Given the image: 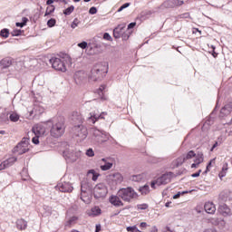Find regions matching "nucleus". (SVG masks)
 Listing matches in <instances>:
<instances>
[{
	"label": "nucleus",
	"mask_w": 232,
	"mask_h": 232,
	"mask_svg": "<svg viewBox=\"0 0 232 232\" xmlns=\"http://www.w3.org/2000/svg\"><path fill=\"white\" fill-rule=\"evenodd\" d=\"M102 162H104V165L100 166L102 171H108V169L113 168V162L108 161L106 158L102 159Z\"/></svg>",
	"instance_id": "15"
},
{
	"label": "nucleus",
	"mask_w": 232,
	"mask_h": 232,
	"mask_svg": "<svg viewBox=\"0 0 232 232\" xmlns=\"http://www.w3.org/2000/svg\"><path fill=\"white\" fill-rule=\"evenodd\" d=\"M137 228V226H132V227H127V231L128 232H133Z\"/></svg>",
	"instance_id": "45"
},
{
	"label": "nucleus",
	"mask_w": 232,
	"mask_h": 232,
	"mask_svg": "<svg viewBox=\"0 0 232 232\" xmlns=\"http://www.w3.org/2000/svg\"><path fill=\"white\" fill-rule=\"evenodd\" d=\"M212 56L214 59H217V57H218V53H217V52H215V48L213 49Z\"/></svg>",
	"instance_id": "55"
},
{
	"label": "nucleus",
	"mask_w": 232,
	"mask_h": 232,
	"mask_svg": "<svg viewBox=\"0 0 232 232\" xmlns=\"http://www.w3.org/2000/svg\"><path fill=\"white\" fill-rule=\"evenodd\" d=\"M50 63L56 72H66V64L61 58H51Z\"/></svg>",
	"instance_id": "7"
},
{
	"label": "nucleus",
	"mask_w": 232,
	"mask_h": 232,
	"mask_svg": "<svg viewBox=\"0 0 232 232\" xmlns=\"http://www.w3.org/2000/svg\"><path fill=\"white\" fill-rule=\"evenodd\" d=\"M52 10L51 11H48V9L46 10V12H45V15H50V14H52Z\"/></svg>",
	"instance_id": "63"
},
{
	"label": "nucleus",
	"mask_w": 232,
	"mask_h": 232,
	"mask_svg": "<svg viewBox=\"0 0 232 232\" xmlns=\"http://www.w3.org/2000/svg\"><path fill=\"white\" fill-rule=\"evenodd\" d=\"M231 111H232V103L231 102L226 104L221 109V113H223L224 115H229V113H231Z\"/></svg>",
	"instance_id": "22"
},
{
	"label": "nucleus",
	"mask_w": 232,
	"mask_h": 232,
	"mask_svg": "<svg viewBox=\"0 0 232 232\" xmlns=\"http://www.w3.org/2000/svg\"><path fill=\"white\" fill-rule=\"evenodd\" d=\"M104 112L99 114L97 112H91L89 117V122H92V124H95L97 121H100V119H104Z\"/></svg>",
	"instance_id": "14"
},
{
	"label": "nucleus",
	"mask_w": 232,
	"mask_h": 232,
	"mask_svg": "<svg viewBox=\"0 0 232 232\" xmlns=\"http://www.w3.org/2000/svg\"><path fill=\"white\" fill-rule=\"evenodd\" d=\"M89 14L92 15H94V14H97V7H91L89 10Z\"/></svg>",
	"instance_id": "43"
},
{
	"label": "nucleus",
	"mask_w": 232,
	"mask_h": 232,
	"mask_svg": "<svg viewBox=\"0 0 232 232\" xmlns=\"http://www.w3.org/2000/svg\"><path fill=\"white\" fill-rule=\"evenodd\" d=\"M143 177L142 175L139 174V175H134L130 177V180H132L133 182H140V180H142Z\"/></svg>",
	"instance_id": "30"
},
{
	"label": "nucleus",
	"mask_w": 232,
	"mask_h": 232,
	"mask_svg": "<svg viewBox=\"0 0 232 232\" xmlns=\"http://www.w3.org/2000/svg\"><path fill=\"white\" fill-rule=\"evenodd\" d=\"M23 23H16V26L23 28V26H26V24L28 23V18L23 17L22 18Z\"/></svg>",
	"instance_id": "32"
},
{
	"label": "nucleus",
	"mask_w": 232,
	"mask_h": 232,
	"mask_svg": "<svg viewBox=\"0 0 232 232\" xmlns=\"http://www.w3.org/2000/svg\"><path fill=\"white\" fill-rule=\"evenodd\" d=\"M93 193L95 198H104L108 195V188H106V185L100 183L95 186Z\"/></svg>",
	"instance_id": "6"
},
{
	"label": "nucleus",
	"mask_w": 232,
	"mask_h": 232,
	"mask_svg": "<svg viewBox=\"0 0 232 232\" xmlns=\"http://www.w3.org/2000/svg\"><path fill=\"white\" fill-rule=\"evenodd\" d=\"M9 119L12 122H17V121H19V114L17 113H12L10 116H9Z\"/></svg>",
	"instance_id": "31"
},
{
	"label": "nucleus",
	"mask_w": 232,
	"mask_h": 232,
	"mask_svg": "<svg viewBox=\"0 0 232 232\" xmlns=\"http://www.w3.org/2000/svg\"><path fill=\"white\" fill-rule=\"evenodd\" d=\"M88 177H91L92 180L95 182L99 179V173H97L94 169H91L88 171Z\"/></svg>",
	"instance_id": "25"
},
{
	"label": "nucleus",
	"mask_w": 232,
	"mask_h": 232,
	"mask_svg": "<svg viewBox=\"0 0 232 232\" xmlns=\"http://www.w3.org/2000/svg\"><path fill=\"white\" fill-rule=\"evenodd\" d=\"M226 173L224 170H221L218 174L219 179H223V177H226Z\"/></svg>",
	"instance_id": "50"
},
{
	"label": "nucleus",
	"mask_w": 232,
	"mask_h": 232,
	"mask_svg": "<svg viewBox=\"0 0 232 232\" xmlns=\"http://www.w3.org/2000/svg\"><path fill=\"white\" fill-rule=\"evenodd\" d=\"M109 180H111L114 184H121L124 180V177L121 173L116 172L109 176Z\"/></svg>",
	"instance_id": "11"
},
{
	"label": "nucleus",
	"mask_w": 232,
	"mask_h": 232,
	"mask_svg": "<svg viewBox=\"0 0 232 232\" xmlns=\"http://www.w3.org/2000/svg\"><path fill=\"white\" fill-rule=\"evenodd\" d=\"M0 35L1 37H4L5 39L8 38V35H10V32L8 31V29H3L0 32Z\"/></svg>",
	"instance_id": "33"
},
{
	"label": "nucleus",
	"mask_w": 232,
	"mask_h": 232,
	"mask_svg": "<svg viewBox=\"0 0 232 232\" xmlns=\"http://www.w3.org/2000/svg\"><path fill=\"white\" fill-rule=\"evenodd\" d=\"M0 66H2V68H10V66H12V58H4L0 62Z\"/></svg>",
	"instance_id": "21"
},
{
	"label": "nucleus",
	"mask_w": 232,
	"mask_h": 232,
	"mask_svg": "<svg viewBox=\"0 0 232 232\" xmlns=\"http://www.w3.org/2000/svg\"><path fill=\"white\" fill-rule=\"evenodd\" d=\"M117 195L120 198H122L124 202H131L133 198H137L138 197L137 192H135V189L131 187L120 188Z\"/></svg>",
	"instance_id": "2"
},
{
	"label": "nucleus",
	"mask_w": 232,
	"mask_h": 232,
	"mask_svg": "<svg viewBox=\"0 0 232 232\" xmlns=\"http://www.w3.org/2000/svg\"><path fill=\"white\" fill-rule=\"evenodd\" d=\"M140 191L142 195H148L150 193V186L145 185L140 188Z\"/></svg>",
	"instance_id": "29"
},
{
	"label": "nucleus",
	"mask_w": 232,
	"mask_h": 232,
	"mask_svg": "<svg viewBox=\"0 0 232 232\" xmlns=\"http://www.w3.org/2000/svg\"><path fill=\"white\" fill-rule=\"evenodd\" d=\"M218 146V141H216L214 143V145L212 146V148L210 149V151H214L215 150V148H217Z\"/></svg>",
	"instance_id": "52"
},
{
	"label": "nucleus",
	"mask_w": 232,
	"mask_h": 232,
	"mask_svg": "<svg viewBox=\"0 0 232 232\" xmlns=\"http://www.w3.org/2000/svg\"><path fill=\"white\" fill-rule=\"evenodd\" d=\"M227 169H228L227 163H225L223 165L222 171H225V173H227Z\"/></svg>",
	"instance_id": "49"
},
{
	"label": "nucleus",
	"mask_w": 232,
	"mask_h": 232,
	"mask_svg": "<svg viewBox=\"0 0 232 232\" xmlns=\"http://www.w3.org/2000/svg\"><path fill=\"white\" fill-rule=\"evenodd\" d=\"M47 26H49V28H52L53 26H55V19L51 18L50 20H48Z\"/></svg>",
	"instance_id": "36"
},
{
	"label": "nucleus",
	"mask_w": 232,
	"mask_h": 232,
	"mask_svg": "<svg viewBox=\"0 0 232 232\" xmlns=\"http://www.w3.org/2000/svg\"><path fill=\"white\" fill-rule=\"evenodd\" d=\"M136 25H137V23H130L128 25V30H131V28H135Z\"/></svg>",
	"instance_id": "48"
},
{
	"label": "nucleus",
	"mask_w": 232,
	"mask_h": 232,
	"mask_svg": "<svg viewBox=\"0 0 232 232\" xmlns=\"http://www.w3.org/2000/svg\"><path fill=\"white\" fill-rule=\"evenodd\" d=\"M79 220V218L73 216L70 218V219L66 222L65 227H72V224H75Z\"/></svg>",
	"instance_id": "27"
},
{
	"label": "nucleus",
	"mask_w": 232,
	"mask_h": 232,
	"mask_svg": "<svg viewBox=\"0 0 232 232\" xmlns=\"http://www.w3.org/2000/svg\"><path fill=\"white\" fill-rule=\"evenodd\" d=\"M218 211L223 217H227L229 213H231V209L227 208V205H220L218 208Z\"/></svg>",
	"instance_id": "19"
},
{
	"label": "nucleus",
	"mask_w": 232,
	"mask_h": 232,
	"mask_svg": "<svg viewBox=\"0 0 232 232\" xmlns=\"http://www.w3.org/2000/svg\"><path fill=\"white\" fill-rule=\"evenodd\" d=\"M149 205L146 203L137 205V208L140 210L148 209Z\"/></svg>",
	"instance_id": "35"
},
{
	"label": "nucleus",
	"mask_w": 232,
	"mask_h": 232,
	"mask_svg": "<svg viewBox=\"0 0 232 232\" xmlns=\"http://www.w3.org/2000/svg\"><path fill=\"white\" fill-rule=\"evenodd\" d=\"M66 130V121L63 117H58L57 121L53 124L50 130L51 137L59 139L64 135Z\"/></svg>",
	"instance_id": "1"
},
{
	"label": "nucleus",
	"mask_w": 232,
	"mask_h": 232,
	"mask_svg": "<svg viewBox=\"0 0 232 232\" xmlns=\"http://www.w3.org/2000/svg\"><path fill=\"white\" fill-rule=\"evenodd\" d=\"M140 227L141 229H146V228L148 227V223H146V222H141V223L140 224Z\"/></svg>",
	"instance_id": "47"
},
{
	"label": "nucleus",
	"mask_w": 232,
	"mask_h": 232,
	"mask_svg": "<svg viewBox=\"0 0 232 232\" xmlns=\"http://www.w3.org/2000/svg\"><path fill=\"white\" fill-rule=\"evenodd\" d=\"M195 157H197V153H195V151L193 150L188 151L187 154H183V158L185 159V161L191 160V159Z\"/></svg>",
	"instance_id": "26"
},
{
	"label": "nucleus",
	"mask_w": 232,
	"mask_h": 232,
	"mask_svg": "<svg viewBox=\"0 0 232 232\" xmlns=\"http://www.w3.org/2000/svg\"><path fill=\"white\" fill-rule=\"evenodd\" d=\"M128 6H130V3H125V4H123V5L118 9V12H122V10H124V8H128Z\"/></svg>",
	"instance_id": "41"
},
{
	"label": "nucleus",
	"mask_w": 232,
	"mask_h": 232,
	"mask_svg": "<svg viewBox=\"0 0 232 232\" xmlns=\"http://www.w3.org/2000/svg\"><path fill=\"white\" fill-rule=\"evenodd\" d=\"M201 173H202V169H199L198 172L191 174V177H193L194 179L197 177H200Z\"/></svg>",
	"instance_id": "46"
},
{
	"label": "nucleus",
	"mask_w": 232,
	"mask_h": 232,
	"mask_svg": "<svg viewBox=\"0 0 232 232\" xmlns=\"http://www.w3.org/2000/svg\"><path fill=\"white\" fill-rule=\"evenodd\" d=\"M204 209L206 213H208V215H215V211H217V207H215V204L211 201H208L205 203Z\"/></svg>",
	"instance_id": "12"
},
{
	"label": "nucleus",
	"mask_w": 232,
	"mask_h": 232,
	"mask_svg": "<svg viewBox=\"0 0 232 232\" xmlns=\"http://www.w3.org/2000/svg\"><path fill=\"white\" fill-rule=\"evenodd\" d=\"M76 117H77V121H79V122H81L82 116H81V114L79 112H74Z\"/></svg>",
	"instance_id": "51"
},
{
	"label": "nucleus",
	"mask_w": 232,
	"mask_h": 232,
	"mask_svg": "<svg viewBox=\"0 0 232 232\" xmlns=\"http://www.w3.org/2000/svg\"><path fill=\"white\" fill-rule=\"evenodd\" d=\"M32 132L36 135V137H43L46 133V128L41 124H37L32 128Z\"/></svg>",
	"instance_id": "9"
},
{
	"label": "nucleus",
	"mask_w": 232,
	"mask_h": 232,
	"mask_svg": "<svg viewBox=\"0 0 232 232\" xmlns=\"http://www.w3.org/2000/svg\"><path fill=\"white\" fill-rule=\"evenodd\" d=\"M103 39H105V41H111V35H110L108 33H105L103 34Z\"/></svg>",
	"instance_id": "44"
},
{
	"label": "nucleus",
	"mask_w": 232,
	"mask_h": 232,
	"mask_svg": "<svg viewBox=\"0 0 232 232\" xmlns=\"http://www.w3.org/2000/svg\"><path fill=\"white\" fill-rule=\"evenodd\" d=\"M198 166H200V164L199 163H192L191 164V169H197V168H198Z\"/></svg>",
	"instance_id": "53"
},
{
	"label": "nucleus",
	"mask_w": 232,
	"mask_h": 232,
	"mask_svg": "<svg viewBox=\"0 0 232 232\" xmlns=\"http://www.w3.org/2000/svg\"><path fill=\"white\" fill-rule=\"evenodd\" d=\"M79 48H82V50L86 49V47L88 46V43L86 42H82L78 44Z\"/></svg>",
	"instance_id": "39"
},
{
	"label": "nucleus",
	"mask_w": 232,
	"mask_h": 232,
	"mask_svg": "<svg viewBox=\"0 0 232 232\" xmlns=\"http://www.w3.org/2000/svg\"><path fill=\"white\" fill-rule=\"evenodd\" d=\"M186 162V160L184 158V156H180L178 159H176L172 164L174 168H179V166H182L184 163Z\"/></svg>",
	"instance_id": "20"
},
{
	"label": "nucleus",
	"mask_w": 232,
	"mask_h": 232,
	"mask_svg": "<svg viewBox=\"0 0 232 232\" xmlns=\"http://www.w3.org/2000/svg\"><path fill=\"white\" fill-rule=\"evenodd\" d=\"M163 5L165 8H177L179 6H182L184 2L183 0H167Z\"/></svg>",
	"instance_id": "8"
},
{
	"label": "nucleus",
	"mask_w": 232,
	"mask_h": 232,
	"mask_svg": "<svg viewBox=\"0 0 232 232\" xmlns=\"http://www.w3.org/2000/svg\"><path fill=\"white\" fill-rule=\"evenodd\" d=\"M212 162H213V160H210V161L208 162V164L207 165V169H206V170L204 171L205 174H206V173H209V171H210V169H211V164H212Z\"/></svg>",
	"instance_id": "42"
},
{
	"label": "nucleus",
	"mask_w": 232,
	"mask_h": 232,
	"mask_svg": "<svg viewBox=\"0 0 232 232\" xmlns=\"http://www.w3.org/2000/svg\"><path fill=\"white\" fill-rule=\"evenodd\" d=\"M109 201L112 204V206H115V208H121L124 206V203L122 200H121V197L119 196H111Z\"/></svg>",
	"instance_id": "13"
},
{
	"label": "nucleus",
	"mask_w": 232,
	"mask_h": 232,
	"mask_svg": "<svg viewBox=\"0 0 232 232\" xmlns=\"http://www.w3.org/2000/svg\"><path fill=\"white\" fill-rule=\"evenodd\" d=\"M102 213V210L99 207H93L91 208V210L88 212L89 217H99Z\"/></svg>",
	"instance_id": "18"
},
{
	"label": "nucleus",
	"mask_w": 232,
	"mask_h": 232,
	"mask_svg": "<svg viewBox=\"0 0 232 232\" xmlns=\"http://www.w3.org/2000/svg\"><path fill=\"white\" fill-rule=\"evenodd\" d=\"M59 190L62 191V193H71V191H73V187L70 185V183H63L59 186Z\"/></svg>",
	"instance_id": "16"
},
{
	"label": "nucleus",
	"mask_w": 232,
	"mask_h": 232,
	"mask_svg": "<svg viewBox=\"0 0 232 232\" xmlns=\"http://www.w3.org/2000/svg\"><path fill=\"white\" fill-rule=\"evenodd\" d=\"M171 179H173V173L167 172L161 175L156 180L151 181L150 187L152 188V189H155V186H162V185L169 184V182H171Z\"/></svg>",
	"instance_id": "3"
},
{
	"label": "nucleus",
	"mask_w": 232,
	"mask_h": 232,
	"mask_svg": "<svg viewBox=\"0 0 232 232\" xmlns=\"http://www.w3.org/2000/svg\"><path fill=\"white\" fill-rule=\"evenodd\" d=\"M104 90H106V86L105 85H101L99 88L100 92H104Z\"/></svg>",
	"instance_id": "58"
},
{
	"label": "nucleus",
	"mask_w": 232,
	"mask_h": 232,
	"mask_svg": "<svg viewBox=\"0 0 232 232\" xmlns=\"http://www.w3.org/2000/svg\"><path fill=\"white\" fill-rule=\"evenodd\" d=\"M81 21H79L78 18H74L73 22L71 24L72 28H77V26H79Z\"/></svg>",
	"instance_id": "34"
},
{
	"label": "nucleus",
	"mask_w": 232,
	"mask_h": 232,
	"mask_svg": "<svg viewBox=\"0 0 232 232\" xmlns=\"http://www.w3.org/2000/svg\"><path fill=\"white\" fill-rule=\"evenodd\" d=\"M78 129H80L81 131H82V125H79L78 127L77 126L74 127V130H78Z\"/></svg>",
	"instance_id": "60"
},
{
	"label": "nucleus",
	"mask_w": 232,
	"mask_h": 232,
	"mask_svg": "<svg viewBox=\"0 0 232 232\" xmlns=\"http://www.w3.org/2000/svg\"><path fill=\"white\" fill-rule=\"evenodd\" d=\"M73 10H75V6L71 5V6H69L68 8H66V9L63 11V14H64V15H71L72 13L73 12Z\"/></svg>",
	"instance_id": "28"
},
{
	"label": "nucleus",
	"mask_w": 232,
	"mask_h": 232,
	"mask_svg": "<svg viewBox=\"0 0 232 232\" xmlns=\"http://www.w3.org/2000/svg\"><path fill=\"white\" fill-rule=\"evenodd\" d=\"M87 157H95V152H93V149H88L86 151Z\"/></svg>",
	"instance_id": "37"
},
{
	"label": "nucleus",
	"mask_w": 232,
	"mask_h": 232,
	"mask_svg": "<svg viewBox=\"0 0 232 232\" xmlns=\"http://www.w3.org/2000/svg\"><path fill=\"white\" fill-rule=\"evenodd\" d=\"M104 65L102 64H96L91 71L89 78L91 81H99L101 77H102V73H104Z\"/></svg>",
	"instance_id": "5"
},
{
	"label": "nucleus",
	"mask_w": 232,
	"mask_h": 232,
	"mask_svg": "<svg viewBox=\"0 0 232 232\" xmlns=\"http://www.w3.org/2000/svg\"><path fill=\"white\" fill-rule=\"evenodd\" d=\"M173 198H174V199L180 198V192H178L177 194H175V195L173 196Z\"/></svg>",
	"instance_id": "56"
},
{
	"label": "nucleus",
	"mask_w": 232,
	"mask_h": 232,
	"mask_svg": "<svg viewBox=\"0 0 232 232\" xmlns=\"http://www.w3.org/2000/svg\"><path fill=\"white\" fill-rule=\"evenodd\" d=\"M15 162H17V158H9L5 160H4L1 164H0V171H3V169H6V168H10V166H14V164H15Z\"/></svg>",
	"instance_id": "10"
},
{
	"label": "nucleus",
	"mask_w": 232,
	"mask_h": 232,
	"mask_svg": "<svg viewBox=\"0 0 232 232\" xmlns=\"http://www.w3.org/2000/svg\"><path fill=\"white\" fill-rule=\"evenodd\" d=\"M74 3H79L81 0H73Z\"/></svg>",
	"instance_id": "64"
},
{
	"label": "nucleus",
	"mask_w": 232,
	"mask_h": 232,
	"mask_svg": "<svg viewBox=\"0 0 232 232\" xmlns=\"http://www.w3.org/2000/svg\"><path fill=\"white\" fill-rule=\"evenodd\" d=\"M194 158L196 164H202V162H204V153L202 152H198Z\"/></svg>",
	"instance_id": "23"
},
{
	"label": "nucleus",
	"mask_w": 232,
	"mask_h": 232,
	"mask_svg": "<svg viewBox=\"0 0 232 232\" xmlns=\"http://www.w3.org/2000/svg\"><path fill=\"white\" fill-rule=\"evenodd\" d=\"M124 30V27L118 26L113 30V37L115 39H120V37L122 35V31Z\"/></svg>",
	"instance_id": "24"
},
{
	"label": "nucleus",
	"mask_w": 232,
	"mask_h": 232,
	"mask_svg": "<svg viewBox=\"0 0 232 232\" xmlns=\"http://www.w3.org/2000/svg\"><path fill=\"white\" fill-rule=\"evenodd\" d=\"M22 31L21 30H14L11 34L13 35V37H19V35H21Z\"/></svg>",
	"instance_id": "38"
},
{
	"label": "nucleus",
	"mask_w": 232,
	"mask_h": 232,
	"mask_svg": "<svg viewBox=\"0 0 232 232\" xmlns=\"http://www.w3.org/2000/svg\"><path fill=\"white\" fill-rule=\"evenodd\" d=\"M150 232H159V228H157V227L154 226L150 228Z\"/></svg>",
	"instance_id": "54"
},
{
	"label": "nucleus",
	"mask_w": 232,
	"mask_h": 232,
	"mask_svg": "<svg viewBox=\"0 0 232 232\" xmlns=\"http://www.w3.org/2000/svg\"><path fill=\"white\" fill-rule=\"evenodd\" d=\"M205 232H218L215 228H208Z\"/></svg>",
	"instance_id": "57"
},
{
	"label": "nucleus",
	"mask_w": 232,
	"mask_h": 232,
	"mask_svg": "<svg viewBox=\"0 0 232 232\" xmlns=\"http://www.w3.org/2000/svg\"><path fill=\"white\" fill-rule=\"evenodd\" d=\"M16 227H17V229H20V231H24V229H26V227H28V223L26 222V220H24L23 218L17 219Z\"/></svg>",
	"instance_id": "17"
},
{
	"label": "nucleus",
	"mask_w": 232,
	"mask_h": 232,
	"mask_svg": "<svg viewBox=\"0 0 232 232\" xmlns=\"http://www.w3.org/2000/svg\"><path fill=\"white\" fill-rule=\"evenodd\" d=\"M39 137L41 136L34 135V137L32 139L33 144H39Z\"/></svg>",
	"instance_id": "40"
},
{
	"label": "nucleus",
	"mask_w": 232,
	"mask_h": 232,
	"mask_svg": "<svg viewBox=\"0 0 232 232\" xmlns=\"http://www.w3.org/2000/svg\"><path fill=\"white\" fill-rule=\"evenodd\" d=\"M53 0H47L46 2L47 5H53Z\"/></svg>",
	"instance_id": "62"
},
{
	"label": "nucleus",
	"mask_w": 232,
	"mask_h": 232,
	"mask_svg": "<svg viewBox=\"0 0 232 232\" xmlns=\"http://www.w3.org/2000/svg\"><path fill=\"white\" fill-rule=\"evenodd\" d=\"M165 206H166V208H170V207H171V201L167 202V203L165 204Z\"/></svg>",
	"instance_id": "61"
},
{
	"label": "nucleus",
	"mask_w": 232,
	"mask_h": 232,
	"mask_svg": "<svg viewBox=\"0 0 232 232\" xmlns=\"http://www.w3.org/2000/svg\"><path fill=\"white\" fill-rule=\"evenodd\" d=\"M101 231V225H96V230L95 232Z\"/></svg>",
	"instance_id": "59"
},
{
	"label": "nucleus",
	"mask_w": 232,
	"mask_h": 232,
	"mask_svg": "<svg viewBox=\"0 0 232 232\" xmlns=\"http://www.w3.org/2000/svg\"><path fill=\"white\" fill-rule=\"evenodd\" d=\"M14 153H18V155H24V153H27L30 151V139L23 138L22 140L14 147Z\"/></svg>",
	"instance_id": "4"
}]
</instances>
